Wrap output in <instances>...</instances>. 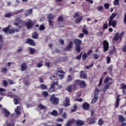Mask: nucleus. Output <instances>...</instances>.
<instances>
[{
  "instance_id": "63",
  "label": "nucleus",
  "mask_w": 126,
  "mask_h": 126,
  "mask_svg": "<svg viewBox=\"0 0 126 126\" xmlns=\"http://www.w3.org/2000/svg\"><path fill=\"white\" fill-rule=\"evenodd\" d=\"M11 16V14L10 13H6L5 14V17H10Z\"/></svg>"
},
{
  "instance_id": "59",
  "label": "nucleus",
  "mask_w": 126,
  "mask_h": 126,
  "mask_svg": "<svg viewBox=\"0 0 126 126\" xmlns=\"http://www.w3.org/2000/svg\"><path fill=\"white\" fill-rule=\"evenodd\" d=\"M121 89H126V85L125 83H122L121 85Z\"/></svg>"
},
{
  "instance_id": "11",
  "label": "nucleus",
  "mask_w": 126,
  "mask_h": 126,
  "mask_svg": "<svg viewBox=\"0 0 126 126\" xmlns=\"http://www.w3.org/2000/svg\"><path fill=\"white\" fill-rule=\"evenodd\" d=\"M73 47V42L72 41H69V44L64 49V51H71Z\"/></svg>"
},
{
  "instance_id": "40",
  "label": "nucleus",
  "mask_w": 126,
  "mask_h": 126,
  "mask_svg": "<svg viewBox=\"0 0 126 126\" xmlns=\"http://www.w3.org/2000/svg\"><path fill=\"white\" fill-rule=\"evenodd\" d=\"M120 0H114L113 2V4L114 5H120Z\"/></svg>"
},
{
  "instance_id": "58",
  "label": "nucleus",
  "mask_w": 126,
  "mask_h": 126,
  "mask_svg": "<svg viewBox=\"0 0 126 126\" xmlns=\"http://www.w3.org/2000/svg\"><path fill=\"white\" fill-rule=\"evenodd\" d=\"M122 51L124 53H126V44L124 45L122 47Z\"/></svg>"
},
{
  "instance_id": "3",
  "label": "nucleus",
  "mask_w": 126,
  "mask_h": 126,
  "mask_svg": "<svg viewBox=\"0 0 126 126\" xmlns=\"http://www.w3.org/2000/svg\"><path fill=\"white\" fill-rule=\"evenodd\" d=\"M22 24H25L26 27H27V29L28 30H31V29H32V28L34 27V25H35L34 22H32L31 20H29L26 23L25 22H23Z\"/></svg>"
},
{
  "instance_id": "43",
  "label": "nucleus",
  "mask_w": 126,
  "mask_h": 126,
  "mask_svg": "<svg viewBox=\"0 0 126 126\" xmlns=\"http://www.w3.org/2000/svg\"><path fill=\"white\" fill-rule=\"evenodd\" d=\"M29 50H30V53L32 55H33V54H35V52H36V50H35L34 49H33V48H30L29 49Z\"/></svg>"
},
{
  "instance_id": "38",
  "label": "nucleus",
  "mask_w": 126,
  "mask_h": 126,
  "mask_svg": "<svg viewBox=\"0 0 126 126\" xmlns=\"http://www.w3.org/2000/svg\"><path fill=\"white\" fill-rule=\"evenodd\" d=\"M9 26L8 27L4 28V29H2L3 32H4V33H7L9 30Z\"/></svg>"
},
{
  "instance_id": "60",
  "label": "nucleus",
  "mask_w": 126,
  "mask_h": 126,
  "mask_svg": "<svg viewBox=\"0 0 126 126\" xmlns=\"http://www.w3.org/2000/svg\"><path fill=\"white\" fill-rule=\"evenodd\" d=\"M62 117L63 119H66L67 116L66 115V112H64L62 115Z\"/></svg>"
},
{
  "instance_id": "10",
  "label": "nucleus",
  "mask_w": 126,
  "mask_h": 126,
  "mask_svg": "<svg viewBox=\"0 0 126 126\" xmlns=\"http://www.w3.org/2000/svg\"><path fill=\"white\" fill-rule=\"evenodd\" d=\"M70 105V99L68 97L66 96L65 98L64 101L63 103V107H68Z\"/></svg>"
},
{
  "instance_id": "21",
  "label": "nucleus",
  "mask_w": 126,
  "mask_h": 126,
  "mask_svg": "<svg viewBox=\"0 0 126 126\" xmlns=\"http://www.w3.org/2000/svg\"><path fill=\"white\" fill-rule=\"evenodd\" d=\"M118 119L119 120L120 123H123L124 122H126V118L124 116L120 115L118 116Z\"/></svg>"
},
{
  "instance_id": "47",
  "label": "nucleus",
  "mask_w": 126,
  "mask_h": 126,
  "mask_svg": "<svg viewBox=\"0 0 126 126\" xmlns=\"http://www.w3.org/2000/svg\"><path fill=\"white\" fill-rule=\"evenodd\" d=\"M45 28L44 25H41L39 28V30L40 31H43V30H45Z\"/></svg>"
},
{
  "instance_id": "22",
  "label": "nucleus",
  "mask_w": 126,
  "mask_h": 126,
  "mask_svg": "<svg viewBox=\"0 0 126 126\" xmlns=\"http://www.w3.org/2000/svg\"><path fill=\"white\" fill-rule=\"evenodd\" d=\"M27 13H25V15L26 17H27V16L30 15V14H32L33 13V9H29V10L26 11Z\"/></svg>"
},
{
  "instance_id": "55",
  "label": "nucleus",
  "mask_w": 126,
  "mask_h": 126,
  "mask_svg": "<svg viewBox=\"0 0 126 126\" xmlns=\"http://www.w3.org/2000/svg\"><path fill=\"white\" fill-rule=\"evenodd\" d=\"M84 125H85V122H84V121L79 120V126H84Z\"/></svg>"
},
{
  "instance_id": "17",
  "label": "nucleus",
  "mask_w": 126,
  "mask_h": 126,
  "mask_svg": "<svg viewBox=\"0 0 126 126\" xmlns=\"http://www.w3.org/2000/svg\"><path fill=\"white\" fill-rule=\"evenodd\" d=\"M90 5L89 4H87L83 6V11L84 12H88L89 11Z\"/></svg>"
},
{
  "instance_id": "48",
  "label": "nucleus",
  "mask_w": 126,
  "mask_h": 126,
  "mask_svg": "<svg viewBox=\"0 0 126 126\" xmlns=\"http://www.w3.org/2000/svg\"><path fill=\"white\" fill-rule=\"evenodd\" d=\"M104 6L106 9H109L110 7V4L108 3H105L104 4Z\"/></svg>"
},
{
  "instance_id": "39",
  "label": "nucleus",
  "mask_w": 126,
  "mask_h": 126,
  "mask_svg": "<svg viewBox=\"0 0 126 126\" xmlns=\"http://www.w3.org/2000/svg\"><path fill=\"white\" fill-rule=\"evenodd\" d=\"M93 57L94 60H98L100 58V56L98 54H94Z\"/></svg>"
},
{
  "instance_id": "33",
  "label": "nucleus",
  "mask_w": 126,
  "mask_h": 126,
  "mask_svg": "<svg viewBox=\"0 0 126 126\" xmlns=\"http://www.w3.org/2000/svg\"><path fill=\"white\" fill-rule=\"evenodd\" d=\"M20 22H21V21L19 19H17L15 21L14 25H15V26H18L19 24H20Z\"/></svg>"
},
{
  "instance_id": "18",
  "label": "nucleus",
  "mask_w": 126,
  "mask_h": 126,
  "mask_svg": "<svg viewBox=\"0 0 126 126\" xmlns=\"http://www.w3.org/2000/svg\"><path fill=\"white\" fill-rule=\"evenodd\" d=\"M120 101H121V99H120V95H118L116 100V104L115 105V108H119V106L120 105Z\"/></svg>"
},
{
  "instance_id": "23",
  "label": "nucleus",
  "mask_w": 126,
  "mask_h": 126,
  "mask_svg": "<svg viewBox=\"0 0 126 126\" xmlns=\"http://www.w3.org/2000/svg\"><path fill=\"white\" fill-rule=\"evenodd\" d=\"M2 111H3L5 117H8V116L10 115V112L8 111L7 109L5 108H2Z\"/></svg>"
},
{
  "instance_id": "62",
  "label": "nucleus",
  "mask_w": 126,
  "mask_h": 126,
  "mask_svg": "<svg viewBox=\"0 0 126 126\" xmlns=\"http://www.w3.org/2000/svg\"><path fill=\"white\" fill-rule=\"evenodd\" d=\"M103 28L104 30H105V29H107V28H108V24H104L103 26Z\"/></svg>"
},
{
  "instance_id": "15",
  "label": "nucleus",
  "mask_w": 126,
  "mask_h": 126,
  "mask_svg": "<svg viewBox=\"0 0 126 126\" xmlns=\"http://www.w3.org/2000/svg\"><path fill=\"white\" fill-rule=\"evenodd\" d=\"M87 85L85 82V81H81L79 82V87L80 88H86Z\"/></svg>"
},
{
  "instance_id": "61",
  "label": "nucleus",
  "mask_w": 126,
  "mask_h": 126,
  "mask_svg": "<svg viewBox=\"0 0 126 126\" xmlns=\"http://www.w3.org/2000/svg\"><path fill=\"white\" fill-rule=\"evenodd\" d=\"M3 83L5 87H7V81L4 80L3 81Z\"/></svg>"
},
{
  "instance_id": "9",
  "label": "nucleus",
  "mask_w": 126,
  "mask_h": 126,
  "mask_svg": "<svg viewBox=\"0 0 126 126\" xmlns=\"http://www.w3.org/2000/svg\"><path fill=\"white\" fill-rule=\"evenodd\" d=\"M26 43L27 44H29V45H30V46H32V47H35V46H36V43H35V41H34V40L31 38L27 39Z\"/></svg>"
},
{
  "instance_id": "25",
  "label": "nucleus",
  "mask_w": 126,
  "mask_h": 126,
  "mask_svg": "<svg viewBox=\"0 0 126 126\" xmlns=\"http://www.w3.org/2000/svg\"><path fill=\"white\" fill-rule=\"evenodd\" d=\"M96 120H97V118L95 117L92 118L90 120V125H94V124L96 123Z\"/></svg>"
},
{
  "instance_id": "49",
  "label": "nucleus",
  "mask_w": 126,
  "mask_h": 126,
  "mask_svg": "<svg viewBox=\"0 0 126 126\" xmlns=\"http://www.w3.org/2000/svg\"><path fill=\"white\" fill-rule=\"evenodd\" d=\"M1 71L2 73H6V72H7V68H6V67H4L2 68Z\"/></svg>"
},
{
  "instance_id": "12",
  "label": "nucleus",
  "mask_w": 126,
  "mask_h": 126,
  "mask_svg": "<svg viewBox=\"0 0 126 126\" xmlns=\"http://www.w3.org/2000/svg\"><path fill=\"white\" fill-rule=\"evenodd\" d=\"M74 44L76 46V51L78 53H79V39H76L73 40Z\"/></svg>"
},
{
  "instance_id": "2",
  "label": "nucleus",
  "mask_w": 126,
  "mask_h": 126,
  "mask_svg": "<svg viewBox=\"0 0 126 126\" xmlns=\"http://www.w3.org/2000/svg\"><path fill=\"white\" fill-rule=\"evenodd\" d=\"M49 100L53 105H59L60 103V98L56 97V95L55 94L51 95L49 98Z\"/></svg>"
},
{
  "instance_id": "37",
  "label": "nucleus",
  "mask_w": 126,
  "mask_h": 126,
  "mask_svg": "<svg viewBox=\"0 0 126 126\" xmlns=\"http://www.w3.org/2000/svg\"><path fill=\"white\" fill-rule=\"evenodd\" d=\"M77 110V105H76V104H74L73 109H71V113L76 112Z\"/></svg>"
},
{
  "instance_id": "56",
  "label": "nucleus",
  "mask_w": 126,
  "mask_h": 126,
  "mask_svg": "<svg viewBox=\"0 0 126 126\" xmlns=\"http://www.w3.org/2000/svg\"><path fill=\"white\" fill-rule=\"evenodd\" d=\"M91 117H93V116H95V110L94 109H92L91 110Z\"/></svg>"
},
{
  "instance_id": "64",
  "label": "nucleus",
  "mask_w": 126,
  "mask_h": 126,
  "mask_svg": "<svg viewBox=\"0 0 126 126\" xmlns=\"http://www.w3.org/2000/svg\"><path fill=\"white\" fill-rule=\"evenodd\" d=\"M124 23L125 24H126V13L124 15Z\"/></svg>"
},
{
  "instance_id": "8",
  "label": "nucleus",
  "mask_w": 126,
  "mask_h": 126,
  "mask_svg": "<svg viewBox=\"0 0 126 126\" xmlns=\"http://www.w3.org/2000/svg\"><path fill=\"white\" fill-rule=\"evenodd\" d=\"M103 52H107V51L109 50V42L107 40H104L103 42Z\"/></svg>"
},
{
  "instance_id": "32",
  "label": "nucleus",
  "mask_w": 126,
  "mask_h": 126,
  "mask_svg": "<svg viewBox=\"0 0 126 126\" xmlns=\"http://www.w3.org/2000/svg\"><path fill=\"white\" fill-rule=\"evenodd\" d=\"M51 115L54 117H57L59 115V113L57 110H54L51 112Z\"/></svg>"
},
{
  "instance_id": "31",
  "label": "nucleus",
  "mask_w": 126,
  "mask_h": 126,
  "mask_svg": "<svg viewBox=\"0 0 126 126\" xmlns=\"http://www.w3.org/2000/svg\"><path fill=\"white\" fill-rule=\"evenodd\" d=\"M75 17H77V20H76V23H79V15L77 13H75L74 18H75Z\"/></svg>"
},
{
  "instance_id": "28",
  "label": "nucleus",
  "mask_w": 126,
  "mask_h": 126,
  "mask_svg": "<svg viewBox=\"0 0 126 126\" xmlns=\"http://www.w3.org/2000/svg\"><path fill=\"white\" fill-rule=\"evenodd\" d=\"M37 108H38V109H40V110H44L45 109H47V107L43 105V104L41 103L38 104V105L37 106Z\"/></svg>"
},
{
  "instance_id": "26",
  "label": "nucleus",
  "mask_w": 126,
  "mask_h": 126,
  "mask_svg": "<svg viewBox=\"0 0 126 126\" xmlns=\"http://www.w3.org/2000/svg\"><path fill=\"white\" fill-rule=\"evenodd\" d=\"M116 51H117L116 47L115 46H113V48L109 51V55H114V54H115V52H116Z\"/></svg>"
},
{
  "instance_id": "27",
  "label": "nucleus",
  "mask_w": 126,
  "mask_h": 126,
  "mask_svg": "<svg viewBox=\"0 0 126 126\" xmlns=\"http://www.w3.org/2000/svg\"><path fill=\"white\" fill-rule=\"evenodd\" d=\"M40 87L42 90H48V86L44 84H41Z\"/></svg>"
},
{
  "instance_id": "51",
  "label": "nucleus",
  "mask_w": 126,
  "mask_h": 126,
  "mask_svg": "<svg viewBox=\"0 0 126 126\" xmlns=\"http://www.w3.org/2000/svg\"><path fill=\"white\" fill-rule=\"evenodd\" d=\"M103 9H104V7L103 6H99L98 7V11H103Z\"/></svg>"
},
{
  "instance_id": "46",
  "label": "nucleus",
  "mask_w": 126,
  "mask_h": 126,
  "mask_svg": "<svg viewBox=\"0 0 126 126\" xmlns=\"http://www.w3.org/2000/svg\"><path fill=\"white\" fill-rule=\"evenodd\" d=\"M83 32L84 34H85V35H87L89 34V32H88V31L87 30H86L85 28L83 29Z\"/></svg>"
},
{
  "instance_id": "54",
  "label": "nucleus",
  "mask_w": 126,
  "mask_h": 126,
  "mask_svg": "<svg viewBox=\"0 0 126 126\" xmlns=\"http://www.w3.org/2000/svg\"><path fill=\"white\" fill-rule=\"evenodd\" d=\"M108 70L109 72L111 73L112 71H113V66L110 65L109 66V68H108Z\"/></svg>"
},
{
  "instance_id": "53",
  "label": "nucleus",
  "mask_w": 126,
  "mask_h": 126,
  "mask_svg": "<svg viewBox=\"0 0 126 126\" xmlns=\"http://www.w3.org/2000/svg\"><path fill=\"white\" fill-rule=\"evenodd\" d=\"M13 101L15 105H17L18 103H19V100H18V99L14 98Z\"/></svg>"
},
{
  "instance_id": "13",
  "label": "nucleus",
  "mask_w": 126,
  "mask_h": 126,
  "mask_svg": "<svg viewBox=\"0 0 126 126\" xmlns=\"http://www.w3.org/2000/svg\"><path fill=\"white\" fill-rule=\"evenodd\" d=\"M113 83H114V82L111 81L110 82H109L107 84H105L103 88V91H104V92H106V91H107V90H108V89L110 88V85H112Z\"/></svg>"
},
{
  "instance_id": "42",
  "label": "nucleus",
  "mask_w": 126,
  "mask_h": 126,
  "mask_svg": "<svg viewBox=\"0 0 126 126\" xmlns=\"http://www.w3.org/2000/svg\"><path fill=\"white\" fill-rule=\"evenodd\" d=\"M59 116H62L63 113V108H59Z\"/></svg>"
},
{
  "instance_id": "1",
  "label": "nucleus",
  "mask_w": 126,
  "mask_h": 126,
  "mask_svg": "<svg viewBox=\"0 0 126 126\" xmlns=\"http://www.w3.org/2000/svg\"><path fill=\"white\" fill-rule=\"evenodd\" d=\"M118 14L117 13H113L111 16L109 17L108 26L110 27L112 26L113 28H115L117 26V20H114L115 17L117 16Z\"/></svg>"
},
{
  "instance_id": "24",
  "label": "nucleus",
  "mask_w": 126,
  "mask_h": 126,
  "mask_svg": "<svg viewBox=\"0 0 126 126\" xmlns=\"http://www.w3.org/2000/svg\"><path fill=\"white\" fill-rule=\"evenodd\" d=\"M75 122L76 121L74 119H72L71 121H69L67 122V124H66V126H71V125L75 123Z\"/></svg>"
},
{
  "instance_id": "16",
  "label": "nucleus",
  "mask_w": 126,
  "mask_h": 126,
  "mask_svg": "<svg viewBox=\"0 0 126 126\" xmlns=\"http://www.w3.org/2000/svg\"><path fill=\"white\" fill-rule=\"evenodd\" d=\"M80 78L87 79V73L86 72L83 73V71H81L80 72Z\"/></svg>"
},
{
  "instance_id": "29",
  "label": "nucleus",
  "mask_w": 126,
  "mask_h": 126,
  "mask_svg": "<svg viewBox=\"0 0 126 126\" xmlns=\"http://www.w3.org/2000/svg\"><path fill=\"white\" fill-rule=\"evenodd\" d=\"M104 124V121H103V119L102 118H100L98 119V126H102Z\"/></svg>"
},
{
  "instance_id": "45",
  "label": "nucleus",
  "mask_w": 126,
  "mask_h": 126,
  "mask_svg": "<svg viewBox=\"0 0 126 126\" xmlns=\"http://www.w3.org/2000/svg\"><path fill=\"white\" fill-rule=\"evenodd\" d=\"M8 33H9V34H14V33H15V30L9 29Z\"/></svg>"
},
{
  "instance_id": "14",
  "label": "nucleus",
  "mask_w": 126,
  "mask_h": 126,
  "mask_svg": "<svg viewBox=\"0 0 126 126\" xmlns=\"http://www.w3.org/2000/svg\"><path fill=\"white\" fill-rule=\"evenodd\" d=\"M89 108H90V104L89 103L85 102L83 104V109L85 111H88V110H89Z\"/></svg>"
},
{
  "instance_id": "20",
  "label": "nucleus",
  "mask_w": 126,
  "mask_h": 126,
  "mask_svg": "<svg viewBox=\"0 0 126 126\" xmlns=\"http://www.w3.org/2000/svg\"><path fill=\"white\" fill-rule=\"evenodd\" d=\"M21 70L22 71H24L26 70V69L27 68V64L26 63H24L21 65Z\"/></svg>"
},
{
  "instance_id": "19",
  "label": "nucleus",
  "mask_w": 126,
  "mask_h": 126,
  "mask_svg": "<svg viewBox=\"0 0 126 126\" xmlns=\"http://www.w3.org/2000/svg\"><path fill=\"white\" fill-rule=\"evenodd\" d=\"M79 84V80H76L75 81V84L72 85V89L73 90H76V88H77V85Z\"/></svg>"
},
{
  "instance_id": "7",
  "label": "nucleus",
  "mask_w": 126,
  "mask_h": 126,
  "mask_svg": "<svg viewBox=\"0 0 126 126\" xmlns=\"http://www.w3.org/2000/svg\"><path fill=\"white\" fill-rule=\"evenodd\" d=\"M55 15H53L52 14H50L47 17L49 25V26H52V27H54V24L52 23V19H53Z\"/></svg>"
},
{
  "instance_id": "34",
  "label": "nucleus",
  "mask_w": 126,
  "mask_h": 126,
  "mask_svg": "<svg viewBox=\"0 0 126 126\" xmlns=\"http://www.w3.org/2000/svg\"><path fill=\"white\" fill-rule=\"evenodd\" d=\"M72 85H71L66 88V90L70 93V92H72Z\"/></svg>"
},
{
  "instance_id": "6",
  "label": "nucleus",
  "mask_w": 126,
  "mask_h": 126,
  "mask_svg": "<svg viewBox=\"0 0 126 126\" xmlns=\"http://www.w3.org/2000/svg\"><path fill=\"white\" fill-rule=\"evenodd\" d=\"M99 96V89L98 88L95 89L94 94V97L92 100V104H94L97 102Z\"/></svg>"
},
{
  "instance_id": "36",
  "label": "nucleus",
  "mask_w": 126,
  "mask_h": 126,
  "mask_svg": "<svg viewBox=\"0 0 126 126\" xmlns=\"http://www.w3.org/2000/svg\"><path fill=\"white\" fill-rule=\"evenodd\" d=\"M73 79L72 78V77L70 75H68L67 78V82H71V81H72Z\"/></svg>"
},
{
  "instance_id": "52",
  "label": "nucleus",
  "mask_w": 126,
  "mask_h": 126,
  "mask_svg": "<svg viewBox=\"0 0 126 126\" xmlns=\"http://www.w3.org/2000/svg\"><path fill=\"white\" fill-rule=\"evenodd\" d=\"M45 66H46L48 68H50L51 67V63L50 62H45Z\"/></svg>"
},
{
  "instance_id": "57",
  "label": "nucleus",
  "mask_w": 126,
  "mask_h": 126,
  "mask_svg": "<svg viewBox=\"0 0 126 126\" xmlns=\"http://www.w3.org/2000/svg\"><path fill=\"white\" fill-rule=\"evenodd\" d=\"M63 20V16H60L58 19V21H60L62 22Z\"/></svg>"
},
{
  "instance_id": "5",
  "label": "nucleus",
  "mask_w": 126,
  "mask_h": 126,
  "mask_svg": "<svg viewBox=\"0 0 126 126\" xmlns=\"http://www.w3.org/2000/svg\"><path fill=\"white\" fill-rule=\"evenodd\" d=\"M55 85H57V86H59V82L58 80L56 82H53L51 84L50 87L48 89L49 93H52V92H54L56 89V86Z\"/></svg>"
},
{
  "instance_id": "30",
  "label": "nucleus",
  "mask_w": 126,
  "mask_h": 126,
  "mask_svg": "<svg viewBox=\"0 0 126 126\" xmlns=\"http://www.w3.org/2000/svg\"><path fill=\"white\" fill-rule=\"evenodd\" d=\"M42 95L44 98H47L49 96V93L47 91H43L42 93Z\"/></svg>"
},
{
  "instance_id": "44",
  "label": "nucleus",
  "mask_w": 126,
  "mask_h": 126,
  "mask_svg": "<svg viewBox=\"0 0 126 126\" xmlns=\"http://www.w3.org/2000/svg\"><path fill=\"white\" fill-rule=\"evenodd\" d=\"M40 63H38L37 64V65H36L37 67H39V68L42 67V66H43V62L42 61H40Z\"/></svg>"
},
{
  "instance_id": "41",
  "label": "nucleus",
  "mask_w": 126,
  "mask_h": 126,
  "mask_svg": "<svg viewBox=\"0 0 126 126\" xmlns=\"http://www.w3.org/2000/svg\"><path fill=\"white\" fill-rule=\"evenodd\" d=\"M109 80H112V78L108 77H106L104 81V83H108V82H109Z\"/></svg>"
},
{
  "instance_id": "35",
  "label": "nucleus",
  "mask_w": 126,
  "mask_h": 126,
  "mask_svg": "<svg viewBox=\"0 0 126 126\" xmlns=\"http://www.w3.org/2000/svg\"><path fill=\"white\" fill-rule=\"evenodd\" d=\"M32 38L33 39H38V32H34L32 34Z\"/></svg>"
},
{
  "instance_id": "4",
  "label": "nucleus",
  "mask_w": 126,
  "mask_h": 126,
  "mask_svg": "<svg viewBox=\"0 0 126 126\" xmlns=\"http://www.w3.org/2000/svg\"><path fill=\"white\" fill-rule=\"evenodd\" d=\"M125 33V32L123 31L121 33H119V32H116L114 35V37L113 39V41L115 42H117L119 39L120 40H122L123 38V36H124V34Z\"/></svg>"
},
{
  "instance_id": "50",
  "label": "nucleus",
  "mask_w": 126,
  "mask_h": 126,
  "mask_svg": "<svg viewBox=\"0 0 126 126\" xmlns=\"http://www.w3.org/2000/svg\"><path fill=\"white\" fill-rule=\"evenodd\" d=\"M86 59H87V54L85 53L82 55V60H83V61H85V60H86Z\"/></svg>"
}]
</instances>
